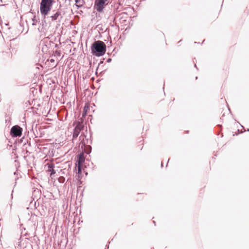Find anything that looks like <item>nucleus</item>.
<instances>
[{
    "instance_id": "1",
    "label": "nucleus",
    "mask_w": 249,
    "mask_h": 249,
    "mask_svg": "<svg viewBox=\"0 0 249 249\" xmlns=\"http://www.w3.org/2000/svg\"><path fill=\"white\" fill-rule=\"evenodd\" d=\"M107 48L105 43L101 40L94 41L91 46V53L92 55L99 57L104 55Z\"/></svg>"
},
{
    "instance_id": "2",
    "label": "nucleus",
    "mask_w": 249,
    "mask_h": 249,
    "mask_svg": "<svg viewBox=\"0 0 249 249\" xmlns=\"http://www.w3.org/2000/svg\"><path fill=\"white\" fill-rule=\"evenodd\" d=\"M54 0H41L40 3V11L41 15L46 18L51 11Z\"/></svg>"
},
{
    "instance_id": "3",
    "label": "nucleus",
    "mask_w": 249,
    "mask_h": 249,
    "mask_svg": "<svg viewBox=\"0 0 249 249\" xmlns=\"http://www.w3.org/2000/svg\"><path fill=\"white\" fill-rule=\"evenodd\" d=\"M107 0H95L94 4V8L99 13L103 12L105 6L107 4Z\"/></svg>"
},
{
    "instance_id": "4",
    "label": "nucleus",
    "mask_w": 249,
    "mask_h": 249,
    "mask_svg": "<svg viewBox=\"0 0 249 249\" xmlns=\"http://www.w3.org/2000/svg\"><path fill=\"white\" fill-rule=\"evenodd\" d=\"M23 129L18 125L13 126L10 129V134L12 137H20L22 134Z\"/></svg>"
},
{
    "instance_id": "5",
    "label": "nucleus",
    "mask_w": 249,
    "mask_h": 249,
    "mask_svg": "<svg viewBox=\"0 0 249 249\" xmlns=\"http://www.w3.org/2000/svg\"><path fill=\"white\" fill-rule=\"evenodd\" d=\"M82 129L83 126L82 125L79 123H78L73 129V139H75L77 138Z\"/></svg>"
},
{
    "instance_id": "6",
    "label": "nucleus",
    "mask_w": 249,
    "mask_h": 249,
    "mask_svg": "<svg viewBox=\"0 0 249 249\" xmlns=\"http://www.w3.org/2000/svg\"><path fill=\"white\" fill-rule=\"evenodd\" d=\"M63 17L61 16L60 9H58L55 13L50 17H47V19H51V21H54L59 18V21L62 19Z\"/></svg>"
},
{
    "instance_id": "7",
    "label": "nucleus",
    "mask_w": 249,
    "mask_h": 249,
    "mask_svg": "<svg viewBox=\"0 0 249 249\" xmlns=\"http://www.w3.org/2000/svg\"><path fill=\"white\" fill-rule=\"evenodd\" d=\"M85 162V157L84 154L81 153L77 155L76 157L75 164L82 165Z\"/></svg>"
},
{
    "instance_id": "8",
    "label": "nucleus",
    "mask_w": 249,
    "mask_h": 249,
    "mask_svg": "<svg viewBox=\"0 0 249 249\" xmlns=\"http://www.w3.org/2000/svg\"><path fill=\"white\" fill-rule=\"evenodd\" d=\"M30 140V139H29V140L28 139H25L24 137L22 138L20 140L21 142L23 143V146H25L26 149L28 148V147L31 146Z\"/></svg>"
},
{
    "instance_id": "9",
    "label": "nucleus",
    "mask_w": 249,
    "mask_h": 249,
    "mask_svg": "<svg viewBox=\"0 0 249 249\" xmlns=\"http://www.w3.org/2000/svg\"><path fill=\"white\" fill-rule=\"evenodd\" d=\"M24 30V26L21 23H18V25L17 26V31L16 33L20 35L21 34Z\"/></svg>"
},
{
    "instance_id": "10",
    "label": "nucleus",
    "mask_w": 249,
    "mask_h": 249,
    "mask_svg": "<svg viewBox=\"0 0 249 249\" xmlns=\"http://www.w3.org/2000/svg\"><path fill=\"white\" fill-rule=\"evenodd\" d=\"M54 165L53 164H50L48 165V170L50 172V176H52L54 175L56 173L55 170L54 169Z\"/></svg>"
},
{
    "instance_id": "11",
    "label": "nucleus",
    "mask_w": 249,
    "mask_h": 249,
    "mask_svg": "<svg viewBox=\"0 0 249 249\" xmlns=\"http://www.w3.org/2000/svg\"><path fill=\"white\" fill-rule=\"evenodd\" d=\"M89 110V107L85 106L83 108V112L82 113V117H85L87 114L88 111Z\"/></svg>"
},
{
    "instance_id": "12",
    "label": "nucleus",
    "mask_w": 249,
    "mask_h": 249,
    "mask_svg": "<svg viewBox=\"0 0 249 249\" xmlns=\"http://www.w3.org/2000/svg\"><path fill=\"white\" fill-rule=\"evenodd\" d=\"M86 151H85V153L86 154H89L91 152L92 147L89 145H87L86 146Z\"/></svg>"
},
{
    "instance_id": "13",
    "label": "nucleus",
    "mask_w": 249,
    "mask_h": 249,
    "mask_svg": "<svg viewBox=\"0 0 249 249\" xmlns=\"http://www.w3.org/2000/svg\"><path fill=\"white\" fill-rule=\"evenodd\" d=\"M75 165L76 167V170L77 171V173L81 174L82 169V165L75 164Z\"/></svg>"
},
{
    "instance_id": "14",
    "label": "nucleus",
    "mask_w": 249,
    "mask_h": 249,
    "mask_svg": "<svg viewBox=\"0 0 249 249\" xmlns=\"http://www.w3.org/2000/svg\"><path fill=\"white\" fill-rule=\"evenodd\" d=\"M5 54H7V57L9 59H11L13 56L12 53H11L10 52L5 53ZM4 54H5V53L3 52H2V55L3 56Z\"/></svg>"
},
{
    "instance_id": "15",
    "label": "nucleus",
    "mask_w": 249,
    "mask_h": 249,
    "mask_svg": "<svg viewBox=\"0 0 249 249\" xmlns=\"http://www.w3.org/2000/svg\"><path fill=\"white\" fill-rule=\"evenodd\" d=\"M47 16H46L45 18H44V17L43 16V19L42 20V22H41V24L43 26H47V22H46V20H45V19L47 18Z\"/></svg>"
},
{
    "instance_id": "16",
    "label": "nucleus",
    "mask_w": 249,
    "mask_h": 249,
    "mask_svg": "<svg viewBox=\"0 0 249 249\" xmlns=\"http://www.w3.org/2000/svg\"><path fill=\"white\" fill-rule=\"evenodd\" d=\"M32 21H33V23H32V25H36V23L37 22V19L36 18V16H34L32 19Z\"/></svg>"
},
{
    "instance_id": "17",
    "label": "nucleus",
    "mask_w": 249,
    "mask_h": 249,
    "mask_svg": "<svg viewBox=\"0 0 249 249\" xmlns=\"http://www.w3.org/2000/svg\"><path fill=\"white\" fill-rule=\"evenodd\" d=\"M54 54L55 55L60 56H61V52H60V51L56 50L54 52Z\"/></svg>"
},
{
    "instance_id": "18",
    "label": "nucleus",
    "mask_w": 249,
    "mask_h": 249,
    "mask_svg": "<svg viewBox=\"0 0 249 249\" xmlns=\"http://www.w3.org/2000/svg\"><path fill=\"white\" fill-rule=\"evenodd\" d=\"M7 209L8 213H9L11 209V205H9V206L7 205Z\"/></svg>"
},
{
    "instance_id": "19",
    "label": "nucleus",
    "mask_w": 249,
    "mask_h": 249,
    "mask_svg": "<svg viewBox=\"0 0 249 249\" xmlns=\"http://www.w3.org/2000/svg\"><path fill=\"white\" fill-rule=\"evenodd\" d=\"M96 28H98L99 30L100 31H102L103 30V29L101 27H100V25H98L97 26H96Z\"/></svg>"
},
{
    "instance_id": "20",
    "label": "nucleus",
    "mask_w": 249,
    "mask_h": 249,
    "mask_svg": "<svg viewBox=\"0 0 249 249\" xmlns=\"http://www.w3.org/2000/svg\"><path fill=\"white\" fill-rule=\"evenodd\" d=\"M83 6L82 4H76V6L77 7V8H80L81 7H82Z\"/></svg>"
},
{
    "instance_id": "21",
    "label": "nucleus",
    "mask_w": 249,
    "mask_h": 249,
    "mask_svg": "<svg viewBox=\"0 0 249 249\" xmlns=\"http://www.w3.org/2000/svg\"><path fill=\"white\" fill-rule=\"evenodd\" d=\"M60 44H61V42H60V41H59V44H56L55 45V48H58L59 47V45H60Z\"/></svg>"
},
{
    "instance_id": "22",
    "label": "nucleus",
    "mask_w": 249,
    "mask_h": 249,
    "mask_svg": "<svg viewBox=\"0 0 249 249\" xmlns=\"http://www.w3.org/2000/svg\"><path fill=\"white\" fill-rule=\"evenodd\" d=\"M112 59L111 58H108L107 60V63H110L111 62Z\"/></svg>"
},
{
    "instance_id": "23",
    "label": "nucleus",
    "mask_w": 249,
    "mask_h": 249,
    "mask_svg": "<svg viewBox=\"0 0 249 249\" xmlns=\"http://www.w3.org/2000/svg\"><path fill=\"white\" fill-rule=\"evenodd\" d=\"M75 4H77L78 3L80 2V0H75Z\"/></svg>"
},
{
    "instance_id": "24",
    "label": "nucleus",
    "mask_w": 249,
    "mask_h": 249,
    "mask_svg": "<svg viewBox=\"0 0 249 249\" xmlns=\"http://www.w3.org/2000/svg\"><path fill=\"white\" fill-rule=\"evenodd\" d=\"M7 6L8 5V3H6V4H1L0 5V6L2 7V6Z\"/></svg>"
},
{
    "instance_id": "25",
    "label": "nucleus",
    "mask_w": 249,
    "mask_h": 249,
    "mask_svg": "<svg viewBox=\"0 0 249 249\" xmlns=\"http://www.w3.org/2000/svg\"><path fill=\"white\" fill-rule=\"evenodd\" d=\"M108 248H109V246H107V245H106V247H105V249H108Z\"/></svg>"
},
{
    "instance_id": "26",
    "label": "nucleus",
    "mask_w": 249,
    "mask_h": 249,
    "mask_svg": "<svg viewBox=\"0 0 249 249\" xmlns=\"http://www.w3.org/2000/svg\"><path fill=\"white\" fill-rule=\"evenodd\" d=\"M21 242H18V246H20Z\"/></svg>"
},
{
    "instance_id": "27",
    "label": "nucleus",
    "mask_w": 249,
    "mask_h": 249,
    "mask_svg": "<svg viewBox=\"0 0 249 249\" xmlns=\"http://www.w3.org/2000/svg\"><path fill=\"white\" fill-rule=\"evenodd\" d=\"M238 132L239 133H243V131L240 132V130H239V129L238 130Z\"/></svg>"
},
{
    "instance_id": "28",
    "label": "nucleus",
    "mask_w": 249,
    "mask_h": 249,
    "mask_svg": "<svg viewBox=\"0 0 249 249\" xmlns=\"http://www.w3.org/2000/svg\"><path fill=\"white\" fill-rule=\"evenodd\" d=\"M169 160H170V159H169V160H168V162H167V164H166V167H167V165H168V162H169Z\"/></svg>"
},
{
    "instance_id": "29",
    "label": "nucleus",
    "mask_w": 249,
    "mask_h": 249,
    "mask_svg": "<svg viewBox=\"0 0 249 249\" xmlns=\"http://www.w3.org/2000/svg\"><path fill=\"white\" fill-rule=\"evenodd\" d=\"M163 166V163L161 162V167H162Z\"/></svg>"
},
{
    "instance_id": "30",
    "label": "nucleus",
    "mask_w": 249,
    "mask_h": 249,
    "mask_svg": "<svg viewBox=\"0 0 249 249\" xmlns=\"http://www.w3.org/2000/svg\"><path fill=\"white\" fill-rule=\"evenodd\" d=\"M194 66H195V67H196V68L197 70H198V68H197L196 64H195Z\"/></svg>"
},
{
    "instance_id": "31",
    "label": "nucleus",
    "mask_w": 249,
    "mask_h": 249,
    "mask_svg": "<svg viewBox=\"0 0 249 249\" xmlns=\"http://www.w3.org/2000/svg\"><path fill=\"white\" fill-rule=\"evenodd\" d=\"M0 22H1V27L2 28V20L1 19L0 20Z\"/></svg>"
},
{
    "instance_id": "32",
    "label": "nucleus",
    "mask_w": 249,
    "mask_h": 249,
    "mask_svg": "<svg viewBox=\"0 0 249 249\" xmlns=\"http://www.w3.org/2000/svg\"><path fill=\"white\" fill-rule=\"evenodd\" d=\"M53 61H54V60H53V59H51V62H53Z\"/></svg>"
},
{
    "instance_id": "33",
    "label": "nucleus",
    "mask_w": 249,
    "mask_h": 249,
    "mask_svg": "<svg viewBox=\"0 0 249 249\" xmlns=\"http://www.w3.org/2000/svg\"><path fill=\"white\" fill-rule=\"evenodd\" d=\"M15 162H18V164H19V162L17 160H15ZM18 166H19V165H18Z\"/></svg>"
},
{
    "instance_id": "34",
    "label": "nucleus",
    "mask_w": 249,
    "mask_h": 249,
    "mask_svg": "<svg viewBox=\"0 0 249 249\" xmlns=\"http://www.w3.org/2000/svg\"><path fill=\"white\" fill-rule=\"evenodd\" d=\"M153 223H154V224H155V225H156V224H156L155 221H153Z\"/></svg>"
},
{
    "instance_id": "35",
    "label": "nucleus",
    "mask_w": 249,
    "mask_h": 249,
    "mask_svg": "<svg viewBox=\"0 0 249 249\" xmlns=\"http://www.w3.org/2000/svg\"><path fill=\"white\" fill-rule=\"evenodd\" d=\"M11 198H12V197H13V194H12V193L11 194Z\"/></svg>"
},
{
    "instance_id": "36",
    "label": "nucleus",
    "mask_w": 249,
    "mask_h": 249,
    "mask_svg": "<svg viewBox=\"0 0 249 249\" xmlns=\"http://www.w3.org/2000/svg\"><path fill=\"white\" fill-rule=\"evenodd\" d=\"M247 131L249 132V128H248L247 130Z\"/></svg>"
},
{
    "instance_id": "37",
    "label": "nucleus",
    "mask_w": 249,
    "mask_h": 249,
    "mask_svg": "<svg viewBox=\"0 0 249 249\" xmlns=\"http://www.w3.org/2000/svg\"><path fill=\"white\" fill-rule=\"evenodd\" d=\"M198 78V77L197 76H196V79H197Z\"/></svg>"
},
{
    "instance_id": "38",
    "label": "nucleus",
    "mask_w": 249,
    "mask_h": 249,
    "mask_svg": "<svg viewBox=\"0 0 249 249\" xmlns=\"http://www.w3.org/2000/svg\"><path fill=\"white\" fill-rule=\"evenodd\" d=\"M1 3L3 2L2 0H0Z\"/></svg>"
},
{
    "instance_id": "39",
    "label": "nucleus",
    "mask_w": 249,
    "mask_h": 249,
    "mask_svg": "<svg viewBox=\"0 0 249 249\" xmlns=\"http://www.w3.org/2000/svg\"><path fill=\"white\" fill-rule=\"evenodd\" d=\"M181 40H179V41L178 42V43H179L180 42H181Z\"/></svg>"
},
{
    "instance_id": "40",
    "label": "nucleus",
    "mask_w": 249,
    "mask_h": 249,
    "mask_svg": "<svg viewBox=\"0 0 249 249\" xmlns=\"http://www.w3.org/2000/svg\"><path fill=\"white\" fill-rule=\"evenodd\" d=\"M14 175H16V172H14Z\"/></svg>"
}]
</instances>
